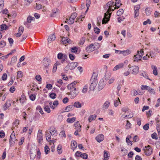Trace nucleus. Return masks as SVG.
<instances>
[{
    "instance_id": "23",
    "label": "nucleus",
    "mask_w": 160,
    "mask_h": 160,
    "mask_svg": "<svg viewBox=\"0 0 160 160\" xmlns=\"http://www.w3.org/2000/svg\"><path fill=\"white\" fill-rule=\"evenodd\" d=\"M76 118L75 117L72 118H68L67 120V121L69 123H72L75 121Z\"/></svg>"
},
{
    "instance_id": "55",
    "label": "nucleus",
    "mask_w": 160,
    "mask_h": 160,
    "mask_svg": "<svg viewBox=\"0 0 160 160\" xmlns=\"http://www.w3.org/2000/svg\"><path fill=\"white\" fill-rule=\"evenodd\" d=\"M30 99L32 101H34L36 97V96L34 94H32L30 96Z\"/></svg>"
},
{
    "instance_id": "52",
    "label": "nucleus",
    "mask_w": 160,
    "mask_h": 160,
    "mask_svg": "<svg viewBox=\"0 0 160 160\" xmlns=\"http://www.w3.org/2000/svg\"><path fill=\"white\" fill-rule=\"evenodd\" d=\"M86 38L85 37H83L80 39L79 44L81 45H83L85 42Z\"/></svg>"
},
{
    "instance_id": "19",
    "label": "nucleus",
    "mask_w": 160,
    "mask_h": 160,
    "mask_svg": "<svg viewBox=\"0 0 160 160\" xmlns=\"http://www.w3.org/2000/svg\"><path fill=\"white\" fill-rule=\"evenodd\" d=\"M98 73L96 72H93L91 79V81H97V77Z\"/></svg>"
},
{
    "instance_id": "50",
    "label": "nucleus",
    "mask_w": 160,
    "mask_h": 160,
    "mask_svg": "<svg viewBox=\"0 0 160 160\" xmlns=\"http://www.w3.org/2000/svg\"><path fill=\"white\" fill-rule=\"evenodd\" d=\"M61 136V137L63 138V137L66 138V135L65 134V132L64 131H61L59 134Z\"/></svg>"
},
{
    "instance_id": "41",
    "label": "nucleus",
    "mask_w": 160,
    "mask_h": 160,
    "mask_svg": "<svg viewBox=\"0 0 160 160\" xmlns=\"http://www.w3.org/2000/svg\"><path fill=\"white\" fill-rule=\"evenodd\" d=\"M120 103L121 104V102L120 101V100L119 98H118V100H116L114 101V105L115 107H117L118 105Z\"/></svg>"
},
{
    "instance_id": "2",
    "label": "nucleus",
    "mask_w": 160,
    "mask_h": 160,
    "mask_svg": "<svg viewBox=\"0 0 160 160\" xmlns=\"http://www.w3.org/2000/svg\"><path fill=\"white\" fill-rule=\"evenodd\" d=\"M79 92L78 89L75 88L74 89L70 91L67 94L70 96V98L71 99H73L78 94Z\"/></svg>"
},
{
    "instance_id": "30",
    "label": "nucleus",
    "mask_w": 160,
    "mask_h": 160,
    "mask_svg": "<svg viewBox=\"0 0 160 160\" xmlns=\"http://www.w3.org/2000/svg\"><path fill=\"white\" fill-rule=\"evenodd\" d=\"M124 56H127L131 53V51L129 50H127L121 52Z\"/></svg>"
},
{
    "instance_id": "15",
    "label": "nucleus",
    "mask_w": 160,
    "mask_h": 160,
    "mask_svg": "<svg viewBox=\"0 0 160 160\" xmlns=\"http://www.w3.org/2000/svg\"><path fill=\"white\" fill-rule=\"evenodd\" d=\"M62 41L63 44L67 43H71V41L69 38L67 37H63L62 38Z\"/></svg>"
},
{
    "instance_id": "13",
    "label": "nucleus",
    "mask_w": 160,
    "mask_h": 160,
    "mask_svg": "<svg viewBox=\"0 0 160 160\" xmlns=\"http://www.w3.org/2000/svg\"><path fill=\"white\" fill-rule=\"evenodd\" d=\"M138 53L134 55L135 58L134 61L138 62V61L141 60V59L142 58V55H140L139 54V51H138Z\"/></svg>"
},
{
    "instance_id": "11",
    "label": "nucleus",
    "mask_w": 160,
    "mask_h": 160,
    "mask_svg": "<svg viewBox=\"0 0 160 160\" xmlns=\"http://www.w3.org/2000/svg\"><path fill=\"white\" fill-rule=\"evenodd\" d=\"M105 86L104 81L103 80H101L99 82L98 88L99 91L102 90Z\"/></svg>"
},
{
    "instance_id": "40",
    "label": "nucleus",
    "mask_w": 160,
    "mask_h": 160,
    "mask_svg": "<svg viewBox=\"0 0 160 160\" xmlns=\"http://www.w3.org/2000/svg\"><path fill=\"white\" fill-rule=\"evenodd\" d=\"M110 105V102L108 101H106L104 104L103 108L107 109Z\"/></svg>"
},
{
    "instance_id": "22",
    "label": "nucleus",
    "mask_w": 160,
    "mask_h": 160,
    "mask_svg": "<svg viewBox=\"0 0 160 160\" xmlns=\"http://www.w3.org/2000/svg\"><path fill=\"white\" fill-rule=\"evenodd\" d=\"M74 108V107L73 105H71L66 107L65 110H66V112H68L69 111L73 109Z\"/></svg>"
},
{
    "instance_id": "6",
    "label": "nucleus",
    "mask_w": 160,
    "mask_h": 160,
    "mask_svg": "<svg viewBox=\"0 0 160 160\" xmlns=\"http://www.w3.org/2000/svg\"><path fill=\"white\" fill-rule=\"evenodd\" d=\"M96 43L94 44H91L89 46H88L86 49V51L88 52H90L93 51L95 49V47L94 46L95 45Z\"/></svg>"
},
{
    "instance_id": "38",
    "label": "nucleus",
    "mask_w": 160,
    "mask_h": 160,
    "mask_svg": "<svg viewBox=\"0 0 160 160\" xmlns=\"http://www.w3.org/2000/svg\"><path fill=\"white\" fill-rule=\"evenodd\" d=\"M147 88L148 89L147 90H148L151 94H155V92L154 90L153 89L151 88L149 86H148V88Z\"/></svg>"
},
{
    "instance_id": "9",
    "label": "nucleus",
    "mask_w": 160,
    "mask_h": 160,
    "mask_svg": "<svg viewBox=\"0 0 160 160\" xmlns=\"http://www.w3.org/2000/svg\"><path fill=\"white\" fill-rule=\"evenodd\" d=\"M77 83V82L76 81H74L73 82L71 83L68 84V86L67 88L68 90H70V91L74 89L75 88V85Z\"/></svg>"
},
{
    "instance_id": "37",
    "label": "nucleus",
    "mask_w": 160,
    "mask_h": 160,
    "mask_svg": "<svg viewBox=\"0 0 160 160\" xmlns=\"http://www.w3.org/2000/svg\"><path fill=\"white\" fill-rule=\"evenodd\" d=\"M111 74L110 72H107L105 74V78L106 80H108V79L110 78L111 76Z\"/></svg>"
},
{
    "instance_id": "58",
    "label": "nucleus",
    "mask_w": 160,
    "mask_h": 160,
    "mask_svg": "<svg viewBox=\"0 0 160 160\" xmlns=\"http://www.w3.org/2000/svg\"><path fill=\"white\" fill-rule=\"evenodd\" d=\"M22 72L21 71H19L17 72V78L22 77Z\"/></svg>"
},
{
    "instance_id": "10",
    "label": "nucleus",
    "mask_w": 160,
    "mask_h": 160,
    "mask_svg": "<svg viewBox=\"0 0 160 160\" xmlns=\"http://www.w3.org/2000/svg\"><path fill=\"white\" fill-rule=\"evenodd\" d=\"M92 82L90 85L89 89L91 91H93L96 87L97 83V81H92Z\"/></svg>"
},
{
    "instance_id": "16",
    "label": "nucleus",
    "mask_w": 160,
    "mask_h": 160,
    "mask_svg": "<svg viewBox=\"0 0 160 160\" xmlns=\"http://www.w3.org/2000/svg\"><path fill=\"white\" fill-rule=\"evenodd\" d=\"M37 139L38 142L40 143L42 141V132H41L39 133V132H38L37 136Z\"/></svg>"
},
{
    "instance_id": "36",
    "label": "nucleus",
    "mask_w": 160,
    "mask_h": 160,
    "mask_svg": "<svg viewBox=\"0 0 160 160\" xmlns=\"http://www.w3.org/2000/svg\"><path fill=\"white\" fill-rule=\"evenodd\" d=\"M26 99L25 96L24 95H22L20 98V102L23 103L24 101Z\"/></svg>"
},
{
    "instance_id": "34",
    "label": "nucleus",
    "mask_w": 160,
    "mask_h": 160,
    "mask_svg": "<svg viewBox=\"0 0 160 160\" xmlns=\"http://www.w3.org/2000/svg\"><path fill=\"white\" fill-rule=\"evenodd\" d=\"M4 6L3 0H0V13L1 12Z\"/></svg>"
},
{
    "instance_id": "56",
    "label": "nucleus",
    "mask_w": 160,
    "mask_h": 160,
    "mask_svg": "<svg viewBox=\"0 0 160 160\" xmlns=\"http://www.w3.org/2000/svg\"><path fill=\"white\" fill-rule=\"evenodd\" d=\"M7 26L5 24H3L0 27L1 28V31H2L4 30L7 29Z\"/></svg>"
},
{
    "instance_id": "39",
    "label": "nucleus",
    "mask_w": 160,
    "mask_h": 160,
    "mask_svg": "<svg viewBox=\"0 0 160 160\" xmlns=\"http://www.w3.org/2000/svg\"><path fill=\"white\" fill-rule=\"evenodd\" d=\"M104 158L105 160H108L109 159L108 153L107 151H104Z\"/></svg>"
},
{
    "instance_id": "48",
    "label": "nucleus",
    "mask_w": 160,
    "mask_h": 160,
    "mask_svg": "<svg viewBox=\"0 0 160 160\" xmlns=\"http://www.w3.org/2000/svg\"><path fill=\"white\" fill-rule=\"evenodd\" d=\"M44 108V110L47 112L49 113L50 112L51 110L48 106H46Z\"/></svg>"
},
{
    "instance_id": "54",
    "label": "nucleus",
    "mask_w": 160,
    "mask_h": 160,
    "mask_svg": "<svg viewBox=\"0 0 160 160\" xmlns=\"http://www.w3.org/2000/svg\"><path fill=\"white\" fill-rule=\"evenodd\" d=\"M88 155L87 153H82L81 154V158L83 159H86L88 158Z\"/></svg>"
},
{
    "instance_id": "26",
    "label": "nucleus",
    "mask_w": 160,
    "mask_h": 160,
    "mask_svg": "<svg viewBox=\"0 0 160 160\" xmlns=\"http://www.w3.org/2000/svg\"><path fill=\"white\" fill-rule=\"evenodd\" d=\"M55 39V35L54 34H52L51 36H49L48 38V42H51L52 41H54Z\"/></svg>"
},
{
    "instance_id": "62",
    "label": "nucleus",
    "mask_w": 160,
    "mask_h": 160,
    "mask_svg": "<svg viewBox=\"0 0 160 160\" xmlns=\"http://www.w3.org/2000/svg\"><path fill=\"white\" fill-rule=\"evenodd\" d=\"M36 79L38 81L40 82L42 80V78L40 75H37L35 77Z\"/></svg>"
},
{
    "instance_id": "49",
    "label": "nucleus",
    "mask_w": 160,
    "mask_h": 160,
    "mask_svg": "<svg viewBox=\"0 0 160 160\" xmlns=\"http://www.w3.org/2000/svg\"><path fill=\"white\" fill-rule=\"evenodd\" d=\"M88 87V85H85L84 87L82 90V92L83 93H86L87 92Z\"/></svg>"
},
{
    "instance_id": "44",
    "label": "nucleus",
    "mask_w": 160,
    "mask_h": 160,
    "mask_svg": "<svg viewBox=\"0 0 160 160\" xmlns=\"http://www.w3.org/2000/svg\"><path fill=\"white\" fill-rule=\"evenodd\" d=\"M49 97L52 99H54L56 98V94L54 92H52L50 94Z\"/></svg>"
},
{
    "instance_id": "28",
    "label": "nucleus",
    "mask_w": 160,
    "mask_h": 160,
    "mask_svg": "<svg viewBox=\"0 0 160 160\" xmlns=\"http://www.w3.org/2000/svg\"><path fill=\"white\" fill-rule=\"evenodd\" d=\"M116 1L114 6H115L116 9V8H119L122 4L121 3H120V0L118 1V0H116Z\"/></svg>"
},
{
    "instance_id": "60",
    "label": "nucleus",
    "mask_w": 160,
    "mask_h": 160,
    "mask_svg": "<svg viewBox=\"0 0 160 160\" xmlns=\"http://www.w3.org/2000/svg\"><path fill=\"white\" fill-rule=\"evenodd\" d=\"M69 57L70 59L71 60L73 61L74 60V59H75V56L73 54H69Z\"/></svg>"
},
{
    "instance_id": "43",
    "label": "nucleus",
    "mask_w": 160,
    "mask_h": 160,
    "mask_svg": "<svg viewBox=\"0 0 160 160\" xmlns=\"http://www.w3.org/2000/svg\"><path fill=\"white\" fill-rule=\"evenodd\" d=\"M145 12L146 15L149 16L151 14V11L149 8H147L145 9Z\"/></svg>"
},
{
    "instance_id": "42",
    "label": "nucleus",
    "mask_w": 160,
    "mask_h": 160,
    "mask_svg": "<svg viewBox=\"0 0 160 160\" xmlns=\"http://www.w3.org/2000/svg\"><path fill=\"white\" fill-rule=\"evenodd\" d=\"M45 152L46 154H47L50 152V149L48 146L47 145L44 147Z\"/></svg>"
},
{
    "instance_id": "8",
    "label": "nucleus",
    "mask_w": 160,
    "mask_h": 160,
    "mask_svg": "<svg viewBox=\"0 0 160 160\" xmlns=\"http://www.w3.org/2000/svg\"><path fill=\"white\" fill-rule=\"evenodd\" d=\"M78 63L76 62H73L68 64V66L70 68V70L74 69L78 65Z\"/></svg>"
},
{
    "instance_id": "21",
    "label": "nucleus",
    "mask_w": 160,
    "mask_h": 160,
    "mask_svg": "<svg viewBox=\"0 0 160 160\" xmlns=\"http://www.w3.org/2000/svg\"><path fill=\"white\" fill-rule=\"evenodd\" d=\"M151 68L153 69V73L155 76L157 75L158 73L157 67L155 66L152 65Z\"/></svg>"
},
{
    "instance_id": "51",
    "label": "nucleus",
    "mask_w": 160,
    "mask_h": 160,
    "mask_svg": "<svg viewBox=\"0 0 160 160\" xmlns=\"http://www.w3.org/2000/svg\"><path fill=\"white\" fill-rule=\"evenodd\" d=\"M24 30V28L22 26H20L18 28V32L22 34Z\"/></svg>"
},
{
    "instance_id": "61",
    "label": "nucleus",
    "mask_w": 160,
    "mask_h": 160,
    "mask_svg": "<svg viewBox=\"0 0 160 160\" xmlns=\"http://www.w3.org/2000/svg\"><path fill=\"white\" fill-rule=\"evenodd\" d=\"M19 123V121L18 119H16L13 122V124L15 125L16 127H18Z\"/></svg>"
},
{
    "instance_id": "57",
    "label": "nucleus",
    "mask_w": 160,
    "mask_h": 160,
    "mask_svg": "<svg viewBox=\"0 0 160 160\" xmlns=\"http://www.w3.org/2000/svg\"><path fill=\"white\" fill-rule=\"evenodd\" d=\"M6 45V42L4 41H2L0 42V47L2 48Z\"/></svg>"
},
{
    "instance_id": "1",
    "label": "nucleus",
    "mask_w": 160,
    "mask_h": 160,
    "mask_svg": "<svg viewBox=\"0 0 160 160\" xmlns=\"http://www.w3.org/2000/svg\"><path fill=\"white\" fill-rule=\"evenodd\" d=\"M114 2L112 1H111L108 2L105 6V8L106 9H108L106 13H105L104 14V17L102 20V24L107 23L110 20V18L111 16V13H110V11H113L115 9L116 7L114 8H112V7H114Z\"/></svg>"
},
{
    "instance_id": "27",
    "label": "nucleus",
    "mask_w": 160,
    "mask_h": 160,
    "mask_svg": "<svg viewBox=\"0 0 160 160\" xmlns=\"http://www.w3.org/2000/svg\"><path fill=\"white\" fill-rule=\"evenodd\" d=\"M57 150L59 154L62 153V146L61 145L59 144L57 147Z\"/></svg>"
},
{
    "instance_id": "46",
    "label": "nucleus",
    "mask_w": 160,
    "mask_h": 160,
    "mask_svg": "<svg viewBox=\"0 0 160 160\" xmlns=\"http://www.w3.org/2000/svg\"><path fill=\"white\" fill-rule=\"evenodd\" d=\"M151 137L153 139L157 140L158 139L157 134L155 132H154L151 135Z\"/></svg>"
},
{
    "instance_id": "3",
    "label": "nucleus",
    "mask_w": 160,
    "mask_h": 160,
    "mask_svg": "<svg viewBox=\"0 0 160 160\" xmlns=\"http://www.w3.org/2000/svg\"><path fill=\"white\" fill-rule=\"evenodd\" d=\"M143 150L144 151V153L146 155L149 156L152 154V149L149 145L145 147Z\"/></svg>"
},
{
    "instance_id": "5",
    "label": "nucleus",
    "mask_w": 160,
    "mask_h": 160,
    "mask_svg": "<svg viewBox=\"0 0 160 160\" xmlns=\"http://www.w3.org/2000/svg\"><path fill=\"white\" fill-rule=\"evenodd\" d=\"M42 62L43 63V65L46 68H48L51 62V61L49 59L47 58H44L42 61Z\"/></svg>"
},
{
    "instance_id": "7",
    "label": "nucleus",
    "mask_w": 160,
    "mask_h": 160,
    "mask_svg": "<svg viewBox=\"0 0 160 160\" xmlns=\"http://www.w3.org/2000/svg\"><path fill=\"white\" fill-rule=\"evenodd\" d=\"M132 70L133 74L136 75L139 72V68L137 66H133L132 67Z\"/></svg>"
},
{
    "instance_id": "20",
    "label": "nucleus",
    "mask_w": 160,
    "mask_h": 160,
    "mask_svg": "<svg viewBox=\"0 0 160 160\" xmlns=\"http://www.w3.org/2000/svg\"><path fill=\"white\" fill-rule=\"evenodd\" d=\"M123 66V64L122 63H121L116 66L113 69V71H116L120 68H122Z\"/></svg>"
},
{
    "instance_id": "14",
    "label": "nucleus",
    "mask_w": 160,
    "mask_h": 160,
    "mask_svg": "<svg viewBox=\"0 0 160 160\" xmlns=\"http://www.w3.org/2000/svg\"><path fill=\"white\" fill-rule=\"evenodd\" d=\"M49 132L52 136H56L58 134L57 130L55 128H54L53 129L51 127L50 128Z\"/></svg>"
},
{
    "instance_id": "25",
    "label": "nucleus",
    "mask_w": 160,
    "mask_h": 160,
    "mask_svg": "<svg viewBox=\"0 0 160 160\" xmlns=\"http://www.w3.org/2000/svg\"><path fill=\"white\" fill-rule=\"evenodd\" d=\"M97 117V116L95 114L91 115L88 118V121L89 122H91L93 120H95Z\"/></svg>"
},
{
    "instance_id": "24",
    "label": "nucleus",
    "mask_w": 160,
    "mask_h": 160,
    "mask_svg": "<svg viewBox=\"0 0 160 160\" xmlns=\"http://www.w3.org/2000/svg\"><path fill=\"white\" fill-rule=\"evenodd\" d=\"M45 135L46 139L47 141L48 142H52L51 140V137L49 133L46 132Z\"/></svg>"
},
{
    "instance_id": "45",
    "label": "nucleus",
    "mask_w": 160,
    "mask_h": 160,
    "mask_svg": "<svg viewBox=\"0 0 160 160\" xmlns=\"http://www.w3.org/2000/svg\"><path fill=\"white\" fill-rule=\"evenodd\" d=\"M36 110L38 111L39 112L41 113L42 114H43L44 113L42 111V108L40 106H38L36 108Z\"/></svg>"
},
{
    "instance_id": "63",
    "label": "nucleus",
    "mask_w": 160,
    "mask_h": 160,
    "mask_svg": "<svg viewBox=\"0 0 160 160\" xmlns=\"http://www.w3.org/2000/svg\"><path fill=\"white\" fill-rule=\"evenodd\" d=\"M17 58L16 56L13 57L11 59V63L15 62L17 61Z\"/></svg>"
},
{
    "instance_id": "59",
    "label": "nucleus",
    "mask_w": 160,
    "mask_h": 160,
    "mask_svg": "<svg viewBox=\"0 0 160 160\" xmlns=\"http://www.w3.org/2000/svg\"><path fill=\"white\" fill-rule=\"evenodd\" d=\"M91 4V1L90 0H86V4L87 8L88 9L90 5Z\"/></svg>"
},
{
    "instance_id": "18",
    "label": "nucleus",
    "mask_w": 160,
    "mask_h": 160,
    "mask_svg": "<svg viewBox=\"0 0 160 160\" xmlns=\"http://www.w3.org/2000/svg\"><path fill=\"white\" fill-rule=\"evenodd\" d=\"M71 148L73 150L75 149L77 147V142L75 141H72L71 142Z\"/></svg>"
},
{
    "instance_id": "17",
    "label": "nucleus",
    "mask_w": 160,
    "mask_h": 160,
    "mask_svg": "<svg viewBox=\"0 0 160 160\" xmlns=\"http://www.w3.org/2000/svg\"><path fill=\"white\" fill-rule=\"evenodd\" d=\"M10 106L11 103H10V101H7L5 104L3 106V109L4 110H6Z\"/></svg>"
},
{
    "instance_id": "12",
    "label": "nucleus",
    "mask_w": 160,
    "mask_h": 160,
    "mask_svg": "<svg viewBox=\"0 0 160 160\" xmlns=\"http://www.w3.org/2000/svg\"><path fill=\"white\" fill-rule=\"evenodd\" d=\"M104 139V136L102 134H101L98 135L96 137V139L99 142L102 141Z\"/></svg>"
},
{
    "instance_id": "33",
    "label": "nucleus",
    "mask_w": 160,
    "mask_h": 160,
    "mask_svg": "<svg viewBox=\"0 0 160 160\" xmlns=\"http://www.w3.org/2000/svg\"><path fill=\"white\" fill-rule=\"evenodd\" d=\"M34 20H35V18L34 17L29 16L27 18V22L30 23L32 21H33Z\"/></svg>"
},
{
    "instance_id": "53",
    "label": "nucleus",
    "mask_w": 160,
    "mask_h": 160,
    "mask_svg": "<svg viewBox=\"0 0 160 160\" xmlns=\"http://www.w3.org/2000/svg\"><path fill=\"white\" fill-rule=\"evenodd\" d=\"M94 31L95 33L98 34L100 32V29L97 27H95L94 28Z\"/></svg>"
},
{
    "instance_id": "31",
    "label": "nucleus",
    "mask_w": 160,
    "mask_h": 160,
    "mask_svg": "<svg viewBox=\"0 0 160 160\" xmlns=\"http://www.w3.org/2000/svg\"><path fill=\"white\" fill-rule=\"evenodd\" d=\"M15 79V77H12L11 78V80L10 82L8 83V86H10L12 85L14 82V81Z\"/></svg>"
},
{
    "instance_id": "64",
    "label": "nucleus",
    "mask_w": 160,
    "mask_h": 160,
    "mask_svg": "<svg viewBox=\"0 0 160 160\" xmlns=\"http://www.w3.org/2000/svg\"><path fill=\"white\" fill-rule=\"evenodd\" d=\"M149 127V124L148 123H147L143 126V129L145 130H147Z\"/></svg>"
},
{
    "instance_id": "32",
    "label": "nucleus",
    "mask_w": 160,
    "mask_h": 160,
    "mask_svg": "<svg viewBox=\"0 0 160 160\" xmlns=\"http://www.w3.org/2000/svg\"><path fill=\"white\" fill-rule=\"evenodd\" d=\"M70 49L71 52L76 53L78 52V48L77 47H73L71 48Z\"/></svg>"
},
{
    "instance_id": "4",
    "label": "nucleus",
    "mask_w": 160,
    "mask_h": 160,
    "mask_svg": "<svg viewBox=\"0 0 160 160\" xmlns=\"http://www.w3.org/2000/svg\"><path fill=\"white\" fill-rule=\"evenodd\" d=\"M16 140L15 134L14 133V132L13 131L10 136L9 140L10 145L13 146L15 143Z\"/></svg>"
},
{
    "instance_id": "35",
    "label": "nucleus",
    "mask_w": 160,
    "mask_h": 160,
    "mask_svg": "<svg viewBox=\"0 0 160 160\" xmlns=\"http://www.w3.org/2000/svg\"><path fill=\"white\" fill-rule=\"evenodd\" d=\"M73 105L74 106V107H76L77 108H80L82 106L81 104L78 102H75Z\"/></svg>"
},
{
    "instance_id": "47",
    "label": "nucleus",
    "mask_w": 160,
    "mask_h": 160,
    "mask_svg": "<svg viewBox=\"0 0 160 160\" xmlns=\"http://www.w3.org/2000/svg\"><path fill=\"white\" fill-rule=\"evenodd\" d=\"M123 12V10L122 9H119L117 12V14L118 16H120L122 15Z\"/></svg>"
},
{
    "instance_id": "29",
    "label": "nucleus",
    "mask_w": 160,
    "mask_h": 160,
    "mask_svg": "<svg viewBox=\"0 0 160 160\" xmlns=\"http://www.w3.org/2000/svg\"><path fill=\"white\" fill-rule=\"evenodd\" d=\"M140 75L141 76H142L143 77L146 78V79H148L150 81H152L151 79H150V78H149L148 75L147 74V73L146 72H143L140 74Z\"/></svg>"
}]
</instances>
